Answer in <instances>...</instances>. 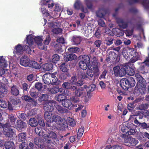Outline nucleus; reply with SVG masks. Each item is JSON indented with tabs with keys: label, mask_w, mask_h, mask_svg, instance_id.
I'll return each instance as SVG.
<instances>
[{
	"label": "nucleus",
	"mask_w": 149,
	"mask_h": 149,
	"mask_svg": "<svg viewBox=\"0 0 149 149\" xmlns=\"http://www.w3.org/2000/svg\"><path fill=\"white\" fill-rule=\"evenodd\" d=\"M113 32L117 36H123L124 35L123 32L121 29L118 28H114L113 29Z\"/></svg>",
	"instance_id": "2f4dec72"
},
{
	"label": "nucleus",
	"mask_w": 149,
	"mask_h": 149,
	"mask_svg": "<svg viewBox=\"0 0 149 149\" xmlns=\"http://www.w3.org/2000/svg\"><path fill=\"white\" fill-rule=\"evenodd\" d=\"M7 90L4 88H1L0 89V97H3L5 94L7 93Z\"/></svg>",
	"instance_id": "8fccbe9b"
},
{
	"label": "nucleus",
	"mask_w": 149,
	"mask_h": 149,
	"mask_svg": "<svg viewBox=\"0 0 149 149\" xmlns=\"http://www.w3.org/2000/svg\"><path fill=\"white\" fill-rule=\"evenodd\" d=\"M29 66L33 67L37 69H39L40 67V65L38 63L35 61H30V62L29 65Z\"/></svg>",
	"instance_id": "4c0bfd02"
},
{
	"label": "nucleus",
	"mask_w": 149,
	"mask_h": 149,
	"mask_svg": "<svg viewBox=\"0 0 149 149\" xmlns=\"http://www.w3.org/2000/svg\"><path fill=\"white\" fill-rule=\"evenodd\" d=\"M60 68L61 71L64 72H67L68 70L65 63H63L60 65Z\"/></svg>",
	"instance_id": "09e8293b"
},
{
	"label": "nucleus",
	"mask_w": 149,
	"mask_h": 149,
	"mask_svg": "<svg viewBox=\"0 0 149 149\" xmlns=\"http://www.w3.org/2000/svg\"><path fill=\"white\" fill-rule=\"evenodd\" d=\"M24 50H26L29 53H30L31 49L29 47L26 45L23 48L22 46L19 44L15 46L13 53L15 56H16V55H19L22 54Z\"/></svg>",
	"instance_id": "1a4fd4ad"
},
{
	"label": "nucleus",
	"mask_w": 149,
	"mask_h": 149,
	"mask_svg": "<svg viewBox=\"0 0 149 149\" xmlns=\"http://www.w3.org/2000/svg\"><path fill=\"white\" fill-rule=\"evenodd\" d=\"M48 135H45V134L44 135V137L45 139V140L44 141H50V140L49 139H48L47 138H56V135L55 133L52 131H51L49 132L48 133Z\"/></svg>",
	"instance_id": "4be33fe9"
},
{
	"label": "nucleus",
	"mask_w": 149,
	"mask_h": 149,
	"mask_svg": "<svg viewBox=\"0 0 149 149\" xmlns=\"http://www.w3.org/2000/svg\"><path fill=\"white\" fill-rule=\"evenodd\" d=\"M149 105L147 104H143L140 105L139 108L141 110L145 109L148 108L149 107Z\"/></svg>",
	"instance_id": "e2e57ef3"
},
{
	"label": "nucleus",
	"mask_w": 149,
	"mask_h": 149,
	"mask_svg": "<svg viewBox=\"0 0 149 149\" xmlns=\"http://www.w3.org/2000/svg\"><path fill=\"white\" fill-rule=\"evenodd\" d=\"M62 105L65 107L68 108V109H71L73 107H77L76 104H73L71 101L69 99H65L62 101Z\"/></svg>",
	"instance_id": "f8f14e48"
},
{
	"label": "nucleus",
	"mask_w": 149,
	"mask_h": 149,
	"mask_svg": "<svg viewBox=\"0 0 149 149\" xmlns=\"http://www.w3.org/2000/svg\"><path fill=\"white\" fill-rule=\"evenodd\" d=\"M98 24L100 26L104 27H105L106 25L104 22L101 19H99L98 20Z\"/></svg>",
	"instance_id": "69168bd1"
},
{
	"label": "nucleus",
	"mask_w": 149,
	"mask_h": 149,
	"mask_svg": "<svg viewBox=\"0 0 149 149\" xmlns=\"http://www.w3.org/2000/svg\"><path fill=\"white\" fill-rule=\"evenodd\" d=\"M85 87L84 88H80L77 89V88L74 89V92L75 96H72L70 99L74 103H77L79 101V98L78 97H83L85 95L86 90Z\"/></svg>",
	"instance_id": "423d86ee"
},
{
	"label": "nucleus",
	"mask_w": 149,
	"mask_h": 149,
	"mask_svg": "<svg viewBox=\"0 0 149 149\" xmlns=\"http://www.w3.org/2000/svg\"><path fill=\"white\" fill-rule=\"evenodd\" d=\"M69 81L73 85H75L77 81L76 77L74 76H72L70 80Z\"/></svg>",
	"instance_id": "6e6d98bb"
},
{
	"label": "nucleus",
	"mask_w": 149,
	"mask_h": 149,
	"mask_svg": "<svg viewBox=\"0 0 149 149\" xmlns=\"http://www.w3.org/2000/svg\"><path fill=\"white\" fill-rule=\"evenodd\" d=\"M56 104V102L55 101L49 100L47 101V102L43 104L44 105V109L47 112L52 111L54 109V105Z\"/></svg>",
	"instance_id": "9b49d317"
},
{
	"label": "nucleus",
	"mask_w": 149,
	"mask_h": 149,
	"mask_svg": "<svg viewBox=\"0 0 149 149\" xmlns=\"http://www.w3.org/2000/svg\"><path fill=\"white\" fill-rule=\"evenodd\" d=\"M91 61L92 65L88 66V68L92 70L94 74L98 75L100 72V63L98 62L97 58L95 56L93 57Z\"/></svg>",
	"instance_id": "39448f33"
},
{
	"label": "nucleus",
	"mask_w": 149,
	"mask_h": 149,
	"mask_svg": "<svg viewBox=\"0 0 149 149\" xmlns=\"http://www.w3.org/2000/svg\"><path fill=\"white\" fill-rule=\"evenodd\" d=\"M26 134L24 132L19 133L18 135V140L20 141H24L26 139Z\"/></svg>",
	"instance_id": "a19ab883"
},
{
	"label": "nucleus",
	"mask_w": 149,
	"mask_h": 149,
	"mask_svg": "<svg viewBox=\"0 0 149 149\" xmlns=\"http://www.w3.org/2000/svg\"><path fill=\"white\" fill-rule=\"evenodd\" d=\"M62 31V29L59 28H55L52 30V32L55 34H59L60 33H61Z\"/></svg>",
	"instance_id": "bf43d9fd"
},
{
	"label": "nucleus",
	"mask_w": 149,
	"mask_h": 149,
	"mask_svg": "<svg viewBox=\"0 0 149 149\" xmlns=\"http://www.w3.org/2000/svg\"><path fill=\"white\" fill-rule=\"evenodd\" d=\"M117 22L118 24V26L120 28L125 29L127 26V23L124 22L123 20L121 19H118Z\"/></svg>",
	"instance_id": "473e14b6"
},
{
	"label": "nucleus",
	"mask_w": 149,
	"mask_h": 149,
	"mask_svg": "<svg viewBox=\"0 0 149 149\" xmlns=\"http://www.w3.org/2000/svg\"><path fill=\"white\" fill-rule=\"evenodd\" d=\"M123 139H125L124 138ZM124 140L125 143H128V145L129 146H135L138 143V140H136L135 139L133 138L128 139V141H126L125 139H124Z\"/></svg>",
	"instance_id": "a878e982"
},
{
	"label": "nucleus",
	"mask_w": 149,
	"mask_h": 149,
	"mask_svg": "<svg viewBox=\"0 0 149 149\" xmlns=\"http://www.w3.org/2000/svg\"><path fill=\"white\" fill-rule=\"evenodd\" d=\"M66 97L63 94H59L56 95L55 97V99L59 102H61L65 99Z\"/></svg>",
	"instance_id": "58836bf2"
},
{
	"label": "nucleus",
	"mask_w": 149,
	"mask_h": 149,
	"mask_svg": "<svg viewBox=\"0 0 149 149\" xmlns=\"http://www.w3.org/2000/svg\"><path fill=\"white\" fill-rule=\"evenodd\" d=\"M40 3L41 5V11L43 15L46 16H48L49 13L46 10L45 7H47L49 9L52 8L54 6L53 2L49 0H41Z\"/></svg>",
	"instance_id": "0eeeda50"
},
{
	"label": "nucleus",
	"mask_w": 149,
	"mask_h": 149,
	"mask_svg": "<svg viewBox=\"0 0 149 149\" xmlns=\"http://www.w3.org/2000/svg\"><path fill=\"white\" fill-rule=\"evenodd\" d=\"M8 64L7 61L5 60V59L3 58V56L0 57V67L3 68H6Z\"/></svg>",
	"instance_id": "72a5a7b5"
},
{
	"label": "nucleus",
	"mask_w": 149,
	"mask_h": 149,
	"mask_svg": "<svg viewBox=\"0 0 149 149\" xmlns=\"http://www.w3.org/2000/svg\"><path fill=\"white\" fill-rule=\"evenodd\" d=\"M30 61L29 59L27 56H24L22 57L20 60V64L24 67L29 66Z\"/></svg>",
	"instance_id": "f3484780"
},
{
	"label": "nucleus",
	"mask_w": 149,
	"mask_h": 149,
	"mask_svg": "<svg viewBox=\"0 0 149 149\" xmlns=\"http://www.w3.org/2000/svg\"><path fill=\"white\" fill-rule=\"evenodd\" d=\"M138 64L140 65L139 68L140 69L142 70H143L147 66H149V55L148 57H147L146 60L143 62L142 63H138Z\"/></svg>",
	"instance_id": "aec40b11"
},
{
	"label": "nucleus",
	"mask_w": 149,
	"mask_h": 149,
	"mask_svg": "<svg viewBox=\"0 0 149 149\" xmlns=\"http://www.w3.org/2000/svg\"><path fill=\"white\" fill-rule=\"evenodd\" d=\"M51 40V38L50 37V36L49 35H48L47 36L46 39L45 40L44 42V46H45L47 47L46 45H48Z\"/></svg>",
	"instance_id": "13d9d810"
},
{
	"label": "nucleus",
	"mask_w": 149,
	"mask_h": 149,
	"mask_svg": "<svg viewBox=\"0 0 149 149\" xmlns=\"http://www.w3.org/2000/svg\"><path fill=\"white\" fill-rule=\"evenodd\" d=\"M50 74H45L43 77V81L44 83L49 84L51 83V78H52Z\"/></svg>",
	"instance_id": "5701e85b"
},
{
	"label": "nucleus",
	"mask_w": 149,
	"mask_h": 149,
	"mask_svg": "<svg viewBox=\"0 0 149 149\" xmlns=\"http://www.w3.org/2000/svg\"><path fill=\"white\" fill-rule=\"evenodd\" d=\"M3 134L6 136L8 138L12 137L14 132L13 129L10 127V125L8 124H5L3 126Z\"/></svg>",
	"instance_id": "9d476101"
},
{
	"label": "nucleus",
	"mask_w": 149,
	"mask_h": 149,
	"mask_svg": "<svg viewBox=\"0 0 149 149\" xmlns=\"http://www.w3.org/2000/svg\"><path fill=\"white\" fill-rule=\"evenodd\" d=\"M128 67L125 65L117 66L113 68L114 75L117 77H122L126 74L125 69L127 68Z\"/></svg>",
	"instance_id": "6e6552de"
},
{
	"label": "nucleus",
	"mask_w": 149,
	"mask_h": 149,
	"mask_svg": "<svg viewBox=\"0 0 149 149\" xmlns=\"http://www.w3.org/2000/svg\"><path fill=\"white\" fill-rule=\"evenodd\" d=\"M52 61L53 62L56 63L59 60V56L57 54H54L52 57Z\"/></svg>",
	"instance_id": "864d4df0"
},
{
	"label": "nucleus",
	"mask_w": 149,
	"mask_h": 149,
	"mask_svg": "<svg viewBox=\"0 0 149 149\" xmlns=\"http://www.w3.org/2000/svg\"><path fill=\"white\" fill-rule=\"evenodd\" d=\"M55 47L56 51L58 53H60L63 52V50L60 44L58 43L55 45Z\"/></svg>",
	"instance_id": "c03bdc74"
},
{
	"label": "nucleus",
	"mask_w": 149,
	"mask_h": 149,
	"mask_svg": "<svg viewBox=\"0 0 149 149\" xmlns=\"http://www.w3.org/2000/svg\"><path fill=\"white\" fill-rule=\"evenodd\" d=\"M69 52H71L77 53L79 51V49L77 47H73L68 49Z\"/></svg>",
	"instance_id": "37998d69"
},
{
	"label": "nucleus",
	"mask_w": 149,
	"mask_h": 149,
	"mask_svg": "<svg viewBox=\"0 0 149 149\" xmlns=\"http://www.w3.org/2000/svg\"><path fill=\"white\" fill-rule=\"evenodd\" d=\"M14 146L13 142L10 141L6 142L5 143L4 146L6 149H11Z\"/></svg>",
	"instance_id": "ea45409f"
},
{
	"label": "nucleus",
	"mask_w": 149,
	"mask_h": 149,
	"mask_svg": "<svg viewBox=\"0 0 149 149\" xmlns=\"http://www.w3.org/2000/svg\"><path fill=\"white\" fill-rule=\"evenodd\" d=\"M79 59L81 60V61H85L87 63H90V58L89 56L87 55H83L80 56L79 57Z\"/></svg>",
	"instance_id": "c85d7f7f"
},
{
	"label": "nucleus",
	"mask_w": 149,
	"mask_h": 149,
	"mask_svg": "<svg viewBox=\"0 0 149 149\" xmlns=\"http://www.w3.org/2000/svg\"><path fill=\"white\" fill-rule=\"evenodd\" d=\"M29 123L30 126L33 127L36 126L38 124V123L35 118H30L29 121Z\"/></svg>",
	"instance_id": "c9c22d12"
},
{
	"label": "nucleus",
	"mask_w": 149,
	"mask_h": 149,
	"mask_svg": "<svg viewBox=\"0 0 149 149\" xmlns=\"http://www.w3.org/2000/svg\"><path fill=\"white\" fill-rule=\"evenodd\" d=\"M140 126L143 128L146 129L148 130H149V125H148L146 123L144 122L143 123H140Z\"/></svg>",
	"instance_id": "774afa93"
},
{
	"label": "nucleus",
	"mask_w": 149,
	"mask_h": 149,
	"mask_svg": "<svg viewBox=\"0 0 149 149\" xmlns=\"http://www.w3.org/2000/svg\"><path fill=\"white\" fill-rule=\"evenodd\" d=\"M30 94L31 96L34 98H37L38 96V94L36 93L34 89L32 88L31 89L30 91Z\"/></svg>",
	"instance_id": "a18cd8bd"
},
{
	"label": "nucleus",
	"mask_w": 149,
	"mask_h": 149,
	"mask_svg": "<svg viewBox=\"0 0 149 149\" xmlns=\"http://www.w3.org/2000/svg\"><path fill=\"white\" fill-rule=\"evenodd\" d=\"M125 66L128 67V68L125 69L126 72V74H127L129 75L132 76L135 74V72L134 70L132 68L129 66V65H125Z\"/></svg>",
	"instance_id": "cd10ccee"
},
{
	"label": "nucleus",
	"mask_w": 149,
	"mask_h": 149,
	"mask_svg": "<svg viewBox=\"0 0 149 149\" xmlns=\"http://www.w3.org/2000/svg\"><path fill=\"white\" fill-rule=\"evenodd\" d=\"M121 127V130L123 132H125L126 133L128 132L129 128L127 125H123Z\"/></svg>",
	"instance_id": "4d7b16f0"
},
{
	"label": "nucleus",
	"mask_w": 149,
	"mask_h": 149,
	"mask_svg": "<svg viewBox=\"0 0 149 149\" xmlns=\"http://www.w3.org/2000/svg\"><path fill=\"white\" fill-rule=\"evenodd\" d=\"M135 77L138 81V85L135 87L134 93L137 96L140 94L143 95L146 92V80L139 73L135 74Z\"/></svg>",
	"instance_id": "f03ea898"
},
{
	"label": "nucleus",
	"mask_w": 149,
	"mask_h": 149,
	"mask_svg": "<svg viewBox=\"0 0 149 149\" xmlns=\"http://www.w3.org/2000/svg\"><path fill=\"white\" fill-rule=\"evenodd\" d=\"M17 124L16 128L19 131H24L27 127L26 123L20 120H17Z\"/></svg>",
	"instance_id": "4468645a"
},
{
	"label": "nucleus",
	"mask_w": 149,
	"mask_h": 149,
	"mask_svg": "<svg viewBox=\"0 0 149 149\" xmlns=\"http://www.w3.org/2000/svg\"><path fill=\"white\" fill-rule=\"evenodd\" d=\"M49 98L48 95L47 94H42L40 95L39 97L38 100L40 102L44 101V104L47 102Z\"/></svg>",
	"instance_id": "c756f323"
},
{
	"label": "nucleus",
	"mask_w": 149,
	"mask_h": 149,
	"mask_svg": "<svg viewBox=\"0 0 149 149\" xmlns=\"http://www.w3.org/2000/svg\"><path fill=\"white\" fill-rule=\"evenodd\" d=\"M26 143L25 142H22L21 143L19 146V148L20 149H29V147H25Z\"/></svg>",
	"instance_id": "0e129e2a"
},
{
	"label": "nucleus",
	"mask_w": 149,
	"mask_h": 149,
	"mask_svg": "<svg viewBox=\"0 0 149 149\" xmlns=\"http://www.w3.org/2000/svg\"><path fill=\"white\" fill-rule=\"evenodd\" d=\"M128 78L122 79L120 81V85L125 90H127L129 88Z\"/></svg>",
	"instance_id": "a211bd4d"
},
{
	"label": "nucleus",
	"mask_w": 149,
	"mask_h": 149,
	"mask_svg": "<svg viewBox=\"0 0 149 149\" xmlns=\"http://www.w3.org/2000/svg\"><path fill=\"white\" fill-rule=\"evenodd\" d=\"M8 104L5 101L0 100V107L3 108H6L8 106Z\"/></svg>",
	"instance_id": "3c124183"
},
{
	"label": "nucleus",
	"mask_w": 149,
	"mask_h": 149,
	"mask_svg": "<svg viewBox=\"0 0 149 149\" xmlns=\"http://www.w3.org/2000/svg\"><path fill=\"white\" fill-rule=\"evenodd\" d=\"M74 7L75 9H80L84 13H86L88 12L87 9L86 8H84L80 0H76L74 5Z\"/></svg>",
	"instance_id": "ddd939ff"
},
{
	"label": "nucleus",
	"mask_w": 149,
	"mask_h": 149,
	"mask_svg": "<svg viewBox=\"0 0 149 149\" xmlns=\"http://www.w3.org/2000/svg\"><path fill=\"white\" fill-rule=\"evenodd\" d=\"M72 40L73 45H77L80 43L81 41V38L79 36H75L73 37Z\"/></svg>",
	"instance_id": "393cba45"
},
{
	"label": "nucleus",
	"mask_w": 149,
	"mask_h": 149,
	"mask_svg": "<svg viewBox=\"0 0 149 149\" xmlns=\"http://www.w3.org/2000/svg\"><path fill=\"white\" fill-rule=\"evenodd\" d=\"M53 65L50 63H46L42 65V68L44 71L50 70L52 69Z\"/></svg>",
	"instance_id": "bb28decb"
},
{
	"label": "nucleus",
	"mask_w": 149,
	"mask_h": 149,
	"mask_svg": "<svg viewBox=\"0 0 149 149\" xmlns=\"http://www.w3.org/2000/svg\"><path fill=\"white\" fill-rule=\"evenodd\" d=\"M17 116L19 118H21L24 120L26 119V115L24 113H19L17 114Z\"/></svg>",
	"instance_id": "052dcab7"
},
{
	"label": "nucleus",
	"mask_w": 149,
	"mask_h": 149,
	"mask_svg": "<svg viewBox=\"0 0 149 149\" xmlns=\"http://www.w3.org/2000/svg\"><path fill=\"white\" fill-rule=\"evenodd\" d=\"M88 69L86 73V75L88 77H92L93 75V72L91 70L90 68H88Z\"/></svg>",
	"instance_id": "338daca9"
},
{
	"label": "nucleus",
	"mask_w": 149,
	"mask_h": 149,
	"mask_svg": "<svg viewBox=\"0 0 149 149\" xmlns=\"http://www.w3.org/2000/svg\"><path fill=\"white\" fill-rule=\"evenodd\" d=\"M105 11V10L104 9L99 10L96 12V15L97 17L102 18L103 17L104 14L103 13Z\"/></svg>",
	"instance_id": "603ef678"
},
{
	"label": "nucleus",
	"mask_w": 149,
	"mask_h": 149,
	"mask_svg": "<svg viewBox=\"0 0 149 149\" xmlns=\"http://www.w3.org/2000/svg\"><path fill=\"white\" fill-rule=\"evenodd\" d=\"M10 92L12 94L14 95H17L19 93V91L18 88L15 85H13L11 87Z\"/></svg>",
	"instance_id": "e433bc0d"
},
{
	"label": "nucleus",
	"mask_w": 149,
	"mask_h": 149,
	"mask_svg": "<svg viewBox=\"0 0 149 149\" xmlns=\"http://www.w3.org/2000/svg\"><path fill=\"white\" fill-rule=\"evenodd\" d=\"M84 127H82L79 129L77 134V138L78 139H80L82 136L84 132Z\"/></svg>",
	"instance_id": "49530a36"
},
{
	"label": "nucleus",
	"mask_w": 149,
	"mask_h": 149,
	"mask_svg": "<svg viewBox=\"0 0 149 149\" xmlns=\"http://www.w3.org/2000/svg\"><path fill=\"white\" fill-rule=\"evenodd\" d=\"M113 39L109 38H107L106 39L105 43L108 45H109L113 43Z\"/></svg>",
	"instance_id": "5fc2aeb1"
},
{
	"label": "nucleus",
	"mask_w": 149,
	"mask_h": 149,
	"mask_svg": "<svg viewBox=\"0 0 149 149\" xmlns=\"http://www.w3.org/2000/svg\"><path fill=\"white\" fill-rule=\"evenodd\" d=\"M142 4L146 8H149V0H144Z\"/></svg>",
	"instance_id": "680f3d73"
},
{
	"label": "nucleus",
	"mask_w": 149,
	"mask_h": 149,
	"mask_svg": "<svg viewBox=\"0 0 149 149\" xmlns=\"http://www.w3.org/2000/svg\"><path fill=\"white\" fill-rule=\"evenodd\" d=\"M89 63H87L85 61H80L79 64L80 67L82 70H86L88 67V66H90Z\"/></svg>",
	"instance_id": "7c9ffc66"
},
{
	"label": "nucleus",
	"mask_w": 149,
	"mask_h": 149,
	"mask_svg": "<svg viewBox=\"0 0 149 149\" xmlns=\"http://www.w3.org/2000/svg\"><path fill=\"white\" fill-rule=\"evenodd\" d=\"M54 107L60 113L63 114L64 113L68 112V110L67 109L64 108L60 105L56 104H55V105H54Z\"/></svg>",
	"instance_id": "b1692460"
},
{
	"label": "nucleus",
	"mask_w": 149,
	"mask_h": 149,
	"mask_svg": "<svg viewBox=\"0 0 149 149\" xmlns=\"http://www.w3.org/2000/svg\"><path fill=\"white\" fill-rule=\"evenodd\" d=\"M26 39L27 43L30 46L33 47L36 43L39 49L45 50H47V47L44 46L42 43V37L40 36L36 37L32 35H27Z\"/></svg>",
	"instance_id": "7ed1b4c3"
},
{
	"label": "nucleus",
	"mask_w": 149,
	"mask_h": 149,
	"mask_svg": "<svg viewBox=\"0 0 149 149\" xmlns=\"http://www.w3.org/2000/svg\"><path fill=\"white\" fill-rule=\"evenodd\" d=\"M129 87H130L134 86L135 84V81L134 79L132 77L128 78Z\"/></svg>",
	"instance_id": "79ce46f5"
},
{
	"label": "nucleus",
	"mask_w": 149,
	"mask_h": 149,
	"mask_svg": "<svg viewBox=\"0 0 149 149\" xmlns=\"http://www.w3.org/2000/svg\"><path fill=\"white\" fill-rule=\"evenodd\" d=\"M62 90V88H60L57 86H53L49 89V91L51 93L55 94L59 92H61Z\"/></svg>",
	"instance_id": "412c9836"
},
{
	"label": "nucleus",
	"mask_w": 149,
	"mask_h": 149,
	"mask_svg": "<svg viewBox=\"0 0 149 149\" xmlns=\"http://www.w3.org/2000/svg\"><path fill=\"white\" fill-rule=\"evenodd\" d=\"M22 99L26 101L32 102L33 104H36V102L35 100L31 97L27 95H24L22 97Z\"/></svg>",
	"instance_id": "f704fd0d"
},
{
	"label": "nucleus",
	"mask_w": 149,
	"mask_h": 149,
	"mask_svg": "<svg viewBox=\"0 0 149 149\" xmlns=\"http://www.w3.org/2000/svg\"><path fill=\"white\" fill-rule=\"evenodd\" d=\"M61 9V7L59 6V4H55L54 8L53 7L52 8H49V10L50 11H59Z\"/></svg>",
	"instance_id": "de8ad7c7"
},
{
	"label": "nucleus",
	"mask_w": 149,
	"mask_h": 149,
	"mask_svg": "<svg viewBox=\"0 0 149 149\" xmlns=\"http://www.w3.org/2000/svg\"><path fill=\"white\" fill-rule=\"evenodd\" d=\"M57 72H55L52 74H50L52 78H51V83L50 84L53 85H58L59 84L60 81H59L56 75L57 74Z\"/></svg>",
	"instance_id": "6ab92c4d"
},
{
	"label": "nucleus",
	"mask_w": 149,
	"mask_h": 149,
	"mask_svg": "<svg viewBox=\"0 0 149 149\" xmlns=\"http://www.w3.org/2000/svg\"><path fill=\"white\" fill-rule=\"evenodd\" d=\"M123 55L127 60H130L131 62L134 63L138 59L140 54L134 51L130 52L125 50L123 52Z\"/></svg>",
	"instance_id": "20e7f679"
},
{
	"label": "nucleus",
	"mask_w": 149,
	"mask_h": 149,
	"mask_svg": "<svg viewBox=\"0 0 149 149\" xmlns=\"http://www.w3.org/2000/svg\"><path fill=\"white\" fill-rule=\"evenodd\" d=\"M44 116L45 119L48 122H55L63 127L67 126V123L65 119H62L56 112H46L45 113Z\"/></svg>",
	"instance_id": "f257e3e1"
},
{
	"label": "nucleus",
	"mask_w": 149,
	"mask_h": 149,
	"mask_svg": "<svg viewBox=\"0 0 149 149\" xmlns=\"http://www.w3.org/2000/svg\"><path fill=\"white\" fill-rule=\"evenodd\" d=\"M62 86L64 88L67 89H70L73 91L77 88L75 86L73 85L70 81L64 82L62 85Z\"/></svg>",
	"instance_id": "2eb2a0df"
},
{
	"label": "nucleus",
	"mask_w": 149,
	"mask_h": 149,
	"mask_svg": "<svg viewBox=\"0 0 149 149\" xmlns=\"http://www.w3.org/2000/svg\"><path fill=\"white\" fill-rule=\"evenodd\" d=\"M77 56L74 54H69L68 53L65 54L64 56V59L66 61L76 60Z\"/></svg>",
	"instance_id": "dca6fc26"
}]
</instances>
